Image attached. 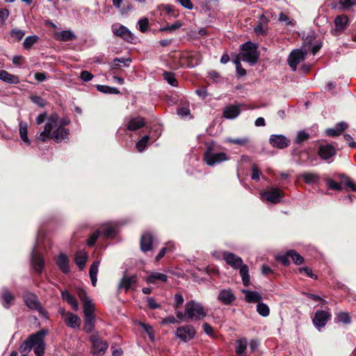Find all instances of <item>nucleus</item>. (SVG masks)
Returning a JSON list of instances; mask_svg holds the SVG:
<instances>
[{
	"label": "nucleus",
	"mask_w": 356,
	"mask_h": 356,
	"mask_svg": "<svg viewBox=\"0 0 356 356\" xmlns=\"http://www.w3.org/2000/svg\"><path fill=\"white\" fill-rule=\"evenodd\" d=\"M342 182L353 191H356V185L346 176H342Z\"/></svg>",
	"instance_id": "nucleus-58"
},
{
	"label": "nucleus",
	"mask_w": 356,
	"mask_h": 356,
	"mask_svg": "<svg viewBox=\"0 0 356 356\" xmlns=\"http://www.w3.org/2000/svg\"><path fill=\"white\" fill-rule=\"evenodd\" d=\"M342 184H343L342 181L341 182H337L332 179H327L326 180V185L327 186V187L329 188L332 189V190H336V191H342V189H343Z\"/></svg>",
	"instance_id": "nucleus-46"
},
{
	"label": "nucleus",
	"mask_w": 356,
	"mask_h": 356,
	"mask_svg": "<svg viewBox=\"0 0 356 356\" xmlns=\"http://www.w3.org/2000/svg\"><path fill=\"white\" fill-rule=\"evenodd\" d=\"M10 12L7 8L0 10V23L4 24L9 16Z\"/></svg>",
	"instance_id": "nucleus-60"
},
{
	"label": "nucleus",
	"mask_w": 356,
	"mask_h": 356,
	"mask_svg": "<svg viewBox=\"0 0 356 356\" xmlns=\"http://www.w3.org/2000/svg\"><path fill=\"white\" fill-rule=\"evenodd\" d=\"M103 236L106 238H113L118 233L116 222H108L103 225Z\"/></svg>",
	"instance_id": "nucleus-25"
},
{
	"label": "nucleus",
	"mask_w": 356,
	"mask_h": 356,
	"mask_svg": "<svg viewBox=\"0 0 356 356\" xmlns=\"http://www.w3.org/2000/svg\"><path fill=\"white\" fill-rule=\"evenodd\" d=\"M0 298L3 300V305L5 308L8 309L11 302L14 299L13 295L6 289H3L1 293Z\"/></svg>",
	"instance_id": "nucleus-35"
},
{
	"label": "nucleus",
	"mask_w": 356,
	"mask_h": 356,
	"mask_svg": "<svg viewBox=\"0 0 356 356\" xmlns=\"http://www.w3.org/2000/svg\"><path fill=\"white\" fill-rule=\"evenodd\" d=\"M100 261H95L90 267L89 275L93 286H95L97 282V273Z\"/></svg>",
	"instance_id": "nucleus-32"
},
{
	"label": "nucleus",
	"mask_w": 356,
	"mask_h": 356,
	"mask_svg": "<svg viewBox=\"0 0 356 356\" xmlns=\"http://www.w3.org/2000/svg\"><path fill=\"white\" fill-rule=\"evenodd\" d=\"M77 295L83 303V309H86V308H87L88 306L90 307V308L95 307L94 304L92 302L91 300L88 296L87 293L86 292L85 290L82 289H78Z\"/></svg>",
	"instance_id": "nucleus-34"
},
{
	"label": "nucleus",
	"mask_w": 356,
	"mask_h": 356,
	"mask_svg": "<svg viewBox=\"0 0 356 356\" xmlns=\"http://www.w3.org/2000/svg\"><path fill=\"white\" fill-rule=\"evenodd\" d=\"M131 63V60L129 58H116L113 60V68L118 69L120 67V64L122 63L125 66H128Z\"/></svg>",
	"instance_id": "nucleus-50"
},
{
	"label": "nucleus",
	"mask_w": 356,
	"mask_h": 356,
	"mask_svg": "<svg viewBox=\"0 0 356 356\" xmlns=\"http://www.w3.org/2000/svg\"><path fill=\"white\" fill-rule=\"evenodd\" d=\"M10 36L17 41H19L25 35V31L18 29H13L10 33Z\"/></svg>",
	"instance_id": "nucleus-54"
},
{
	"label": "nucleus",
	"mask_w": 356,
	"mask_h": 356,
	"mask_svg": "<svg viewBox=\"0 0 356 356\" xmlns=\"http://www.w3.org/2000/svg\"><path fill=\"white\" fill-rule=\"evenodd\" d=\"M257 312L261 316L266 317L270 314V309L266 304L260 302L257 305Z\"/></svg>",
	"instance_id": "nucleus-40"
},
{
	"label": "nucleus",
	"mask_w": 356,
	"mask_h": 356,
	"mask_svg": "<svg viewBox=\"0 0 356 356\" xmlns=\"http://www.w3.org/2000/svg\"><path fill=\"white\" fill-rule=\"evenodd\" d=\"M177 113L178 115L181 116V118H191V111L188 108V106H183L181 108H179L177 111Z\"/></svg>",
	"instance_id": "nucleus-57"
},
{
	"label": "nucleus",
	"mask_w": 356,
	"mask_h": 356,
	"mask_svg": "<svg viewBox=\"0 0 356 356\" xmlns=\"http://www.w3.org/2000/svg\"><path fill=\"white\" fill-rule=\"evenodd\" d=\"M241 277L242 282L244 286H248L250 283V277L249 275V268L246 264H242L241 266L238 268Z\"/></svg>",
	"instance_id": "nucleus-33"
},
{
	"label": "nucleus",
	"mask_w": 356,
	"mask_h": 356,
	"mask_svg": "<svg viewBox=\"0 0 356 356\" xmlns=\"http://www.w3.org/2000/svg\"><path fill=\"white\" fill-rule=\"evenodd\" d=\"M242 292L245 295V300L248 302H257L258 304L262 300L261 294L257 291L243 289Z\"/></svg>",
	"instance_id": "nucleus-30"
},
{
	"label": "nucleus",
	"mask_w": 356,
	"mask_h": 356,
	"mask_svg": "<svg viewBox=\"0 0 356 356\" xmlns=\"http://www.w3.org/2000/svg\"><path fill=\"white\" fill-rule=\"evenodd\" d=\"M307 184H316L319 181L320 177L314 172H303L300 176Z\"/></svg>",
	"instance_id": "nucleus-37"
},
{
	"label": "nucleus",
	"mask_w": 356,
	"mask_h": 356,
	"mask_svg": "<svg viewBox=\"0 0 356 356\" xmlns=\"http://www.w3.org/2000/svg\"><path fill=\"white\" fill-rule=\"evenodd\" d=\"M26 305L31 310H36L39 314L45 318H48L47 312L41 306L38 297L33 293L27 292L23 296Z\"/></svg>",
	"instance_id": "nucleus-7"
},
{
	"label": "nucleus",
	"mask_w": 356,
	"mask_h": 356,
	"mask_svg": "<svg viewBox=\"0 0 356 356\" xmlns=\"http://www.w3.org/2000/svg\"><path fill=\"white\" fill-rule=\"evenodd\" d=\"M318 154L323 160L328 161L336 154V149L331 144H323L318 147Z\"/></svg>",
	"instance_id": "nucleus-18"
},
{
	"label": "nucleus",
	"mask_w": 356,
	"mask_h": 356,
	"mask_svg": "<svg viewBox=\"0 0 356 356\" xmlns=\"http://www.w3.org/2000/svg\"><path fill=\"white\" fill-rule=\"evenodd\" d=\"M348 23V17L346 15L337 16L334 22V28L331 30V33L335 36L341 35L346 29Z\"/></svg>",
	"instance_id": "nucleus-10"
},
{
	"label": "nucleus",
	"mask_w": 356,
	"mask_h": 356,
	"mask_svg": "<svg viewBox=\"0 0 356 356\" xmlns=\"http://www.w3.org/2000/svg\"><path fill=\"white\" fill-rule=\"evenodd\" d=\"M163 79L172 86H177V80L175 77V74L170 72H164Z\"/></svg>",
	"instance_id": "nucleus-41"
},
{
	"label": "nucleus",
	"mask_w": 356,
	"mask_h": 356,
	"mask_svg": "<svg viewBox=\"0 0 356 356\" xmlns=\"http://www.w3.org/2000/svg\"><path fill=\"white\" fill-rule=\"evenodd\" d=\"M56 40L62 42L72 41L76 38V36L71 31H62L56 32L54 35Z\"/></svg>",
	"instance_id": "nucleus-27"
},
{
	"label": "nucleus",
	"mask_w": 356,
	"mask_h": 356,
	"mask_svg": "<svg viewBox=\"0 0 356 356\" xmlns=\"http://www.w3.org/2000/svg\"><path fill=\"white\" fill-rule=\"evenodd\" d=\"M229 157L225 152H218L212 144L207 145L204 154V160L210 166L215 165L222 161L228 160Z\"/></svg>",
	"instance_id": "nucleus-5"
},
{
	"label": "nucleus",
	"mask_w": 356,
	"mask_h": 356,
	"mask_svg": "<svg viewBox=\"0 0 356 356\" xmlns=\"http://www.w3.org/2000/svg\"><path fill=\"white\" fill-rule=\"evenodd\" d=\"M137 28L142 33H145L149 29V19L147 17L140 19L137 23Z\"/></svg>",
	"instance_id": "nucleus-44"
},
{
	"label": "nucleus",
	"mask_w": 356,
	"mask_h": 356,
	"mask_svg": "<svg viewBox=\"0 0 356 356\" xmlns=\"http://www.w3.org/2000/svg\"><path fill=\"white\" fill-rule=\"evenodd\" d=\"M99 236L100 232L99 230L95 231L87 240V245L88 246H92L95 243L96 241L97 240Z\"/></svg>",
	"instance_id": "nucleus-59"
},
{
	"label": "nucleus",
	"mask_w": 356,
	"mask_h": 356,
	"mask_svg": "<svg viewBox=\"0 0 356 356\" xmlns=\"http://www.w3.org/2000/svg\"><path fill=\"white\" fill-rule=\"evenodd\" d=\"M242 52L238 54L241 60L248 62L250 65H254L259 59V53L254 44L248 42L242 44Z\"/></svg>",
	"instance_id": "nucleus-4"
},
{
	"label": "nucleus",
	"mask_w": 356,
	"mask_h": 356,
	"mask_svg": "<svg viewBox=\"0 0 356 356\" xmlns=\"http://www.w3.org/2000/svg\"><path fill=\"white\" fill-rule=\"evenodd\" d=\"M261 175V172L259 170L258 167L256 165H253L252 168V175H251L252 179L259 180Z\"/></svg>",
	"instance_id": "nucleus-61"
},
{
	"label": "nucleus",
	"mask_w": 356,
	"mask_h": 356,
	"mask_svg": "<svg viewBox=\"0 0 356 356\" xmlns=\"http://www.w3.org/2000/svg\"><path fill=\"white\" fill-rule=\"evenodd\" d=\"M70 123L66 118H60L57 114H52L48 118L44 129L40 134L39 139L46 142L52 138L57 143L61 142L67 138L70 131L65 126Z\"/></svg>",
	"instance_id": "nucleus-1"
},
{
	"label": "nucleus",
	"mask_w": 356,
	"mask_h": 356,
	"mask_svg": "<svg viewBox=\"0 0 356 356\" xmlns=\"http://www.w3.org/2000/svg\"><path fill=\"white\" fill-rule=\"evenodd\" d=\"M222 259L228 265L236 270L240 268L243 263V259L240 257L229 252H223Z\"/></svg>",
	"instance_id": "nucleus-17"
},
{
	"label": "nucleus",
	"mask_w": 356,
	"mask_h": 356,
	"mask_svg": "<svg viewBox=\"0 0 356 356\" xmlns=\"http://www.w3.org/2000/svg\"><path fill=\"white\" fill-rule=\"evenodd\" d=\"M30 99L33 103H34L35 104L38 105L40 107H44L46 105V101L40 96L31 95L30 97Z\"/></svg>",
	"instance_id": "nucleus-55"
},
{
	"label": "nucleus",
	"mask_w": 356,
	"mask_h": 356,
	"mask_svg": "<svg viewBox=\"0 0 356 356\" xmlns=\"http://www.w3.org/2000/svg\"><path fill=\"white\" fill-rule=\"evenodd\" d=\"M330 312L323 310H318L315 313L314 317L313 318V323L314 325L318 330H320L326 325L327 322L330 319Z\"/></svg>",
	"instance_id": "nucleus-14"
},
{
	"label": "nucleus",
	"mask_w": 356,
	"mask_h": 356,
	"mask_svg": "<svg viewBox=\"0 0 356 356\" xmlns=\"http://www.w3.org/2000/svg\"><path fill=\"white\" fill-rule=\"evenodd\" d=\"M254 31L258 35H265L266 33V27L259 22V24L254 27Z\"/></svg>",
	"instance_id": "nucleus-64"
},
{
	"label": "nucleus",
	"mask_w": 356,
	"mask_h": 356,
	"mask_svg": "<svg viewBox=\"0 0 356 356\" xmlns=\"http://www.w3.org/2000/svg\"><path fill=\"white\" fill-rule=\"evenodd\" d=\"M56 264L59 270L64 274L70 273V259L67 254L60 253L56 259Z\"/></svg>",
	"instance_id": "nucleus-19"
},
{
	"label": "nucleus",
	"mask_w": 356,
	"mask_h": 356,
	"mask_svg": "<svg viewBox=\"0 0 356 356\" xmlns=\"http://www.w3.org/2000/svg\"><path fill=\"white\" fill-rule=\"evenodd\" d=\"M339 3L343 9L347 10L354 6H356V0H339Z\"/></svg>",
	"instance_id": "nucleus-56"
},
{
	"label": "nucleus",
	"mask_w": 356,
	"mask_h": 356,
	"mask_svg": "<svg viewBox=\"0 0 356 356\" xmlns=\"http://www.w3.org/2000/svg\"><path fill=\"white\" fill-rule=\"evenodd\" d=\"M174 248L173 244H172L170 242L168 243L166 245V247H164L161 249L159 254H157L156 257V261H159L161 258H163L167 251H172Z\"/></svg>",
	"instance_id": "nucleus-51"
},
{
	"label": "nucleus",
	"mask_w": 356,
	"mask_h": 356,
	"mask_svg": "<svg viewBox=\"0 0 356 356\" xmlns=\"http://www.w3.org/2000/svg\"><path fill=\"white\" fill-rule=\"evenodd\" d=\"M261 199L273 204L280 202L281 198L284 197V193L282 190L275 187H270L260 193Z\"/></svg>",
	"instance_id": "nucleus-8"
},
{
	"label": "nucleus",
	"mask_w": 356,
	"mask_h": 356,
	"mask_svg": "<svg viewBox=\"0 0 356 356\" xmlns=\"http://www.w3.org/2000/svg\"><path fill=\"white\" fill-rule=\"evenodd\" d=\"M149 140V136L148 135H146L145 136H143L137 143H136V149H138V152H142L146 145H147V143H148V141Z\"/></svg>",
	"instance_id": "nucleus-49"
},
{
	"label": "nucleus",
	"mask_w": 356,
	"mask_h": 356,
	"mask_svg": "<svg viewBox=\"0 0 356 356\" xmlns=\"http://www.w3.org/2000/svg\"><path fill=\"white\" fill-rule=\"evenodd\" d=\"M145 125V121L142 117H131L127 119L125 124L127 129L134 131Z\"/></svg>",
	"instance_id": "nucleus-20"
},
{
	"label": "nucleus",
	"mask_w": 356,
	"mask_h": 356,
	"mask_svg": "<svg viewBox=\"0 0 356 356\" xmlns=\"http://www.w3.org/2000/svg\"><path fill=\"white\" fill-rule=\"evenodd\" d=\"M226 141L229 143L236 144L241 146H244L247 143H249V138L248 137H244L241 138H228L226 139Z\"/></svg>",
	"instance_id": "nucleus-48"
},
{
	"label": "nucleus",
	"mask_w": 356,
	"mask_h": 356,
	"mask_svg": "<svg viewBox=\"0 0 356 356\" xmlns=\"http://www.w3.org/2000/svg\"><path fill=\"white\" fill-rule=\"evenodd\" d=\"M288 255H289L290 258H291L293 261L297 265L301 264L304 262L303 257L295 250H291L288 251Z\"/></svg>",
	"instance_id": "nucleus-45"
},
{
	"label": "nucleus",
	"mask_w": 356,
	"mask_h": 356,
	"mask_svg": "<svg viewBox=\"0 0 356 356\" xmlns=\"http://www.w3.org/2000/svg\"><path fill=\"white\" fill-rule=\"evenodd\" d=\"M111 30L115 35L119 36L127 41H131L134 39L133 33L121 24H113L111 26Z\"/></svg>",
	"instance_id": "nucleus-12"
},
{
	"label": "nucleus",
	"mask_w": 356,
	"mask_h": 356,
	"mask_svg": "<svg viewBox=\"0 0 356 356\" xmlns=\"http://www.w3.org/2000/svg\"><path fill=\"white\" fill-rule=\"evenodd\" d=\"M145 281L147 284H156L159 282H166L168 276L159 272H151L146 277Z\"/></svg>",
	"instance_id": "nucleus-23"
},
{
	"label": "nucleus",
	"mask_w": 356,
	"mask_h": 356,
	"mask_svg": "<svg viewBox=\"0 0 356 356\" xmlns=\"http://www.w3.org/2000/svg\"><path fill=\"white\" fill-rule=\"evenodd\" d=\"M289 257H289V255H288V252H287L286 254H285L277 256L276 259L277 261H279L284 265L287 266L290 264V261L289 259Z\"/></svg>",
	"instance_id": "nucleus-62"
},
{
	"label": "nucleus",
	"mask_w": 356,
	"mask_h": 356,
	"mask_svg": "<svg viewBox=\"0 0 356 356\" xmlns=\"http://www.w3.org/2000/svg\"><path fill=\"white\" fill-rule=\"evenodd\" d=\"M88 256L86 252L83 251H79L75 255V262L79 269L82 270L86 265L87 261Z\"/></svg>",
	"instance_id": "nucleus-38"
},
{
	"label": "nucleus",
	"mask_w": 356,
	"mask_h": 356,
	"mask_svg": "<svg viewBox=\"0 0 356 356\" xmlns=\"http://www.w3.org/2000/svg\"><path fill=\"white\" fill-rule=\"evenodd\" d=\"M217 299L224 305H230L236 300V296L231 289H224L219 291Z\"/></svg>",
	"instance_id": "nucleus-15"
},
{
	"label": "nucleus",
	"mask_w": 356,
	"mask_h": 356,
	"mask_svg": "<svg viewBox=\"0 0 356 356\" xmlns=\"http://www.w3.org/2000/svg\"><path fill=\"white\" fill-rule=\"evenodd\" d=\"M97 90L99 92L106 94H119L120 90L116 88L109 87L106 86L98 85L97 86Z\"/></svg>",
	"instance_id": "nucleus-43"
},
{
	"label": "nucleus",
	"mask_w": 356,
	"mask_h": 356,
	"mask_svg": "<svg viewBox=\"0 0 356 356\" xmlns=\"http://www.w3.org/2000/svg\"><path fill=\"white\" fill-rule=\"evenodd\" d=\"M0 80L10 84H17L20 81L18 76L11 74L3 70H0Z\"/></svg>",
	"instance_id": "nucleus-31"
},
{
	"label": "nucleus",
	"mask_w": 356,
	"mask_h": 356,
	"mask_svg": "<svg viewBox=\"0 0 356 356\" xmlns=\"http://www.w3.org/2000/svg\"><path fill=\"white\" fill-rule=\"evenodd\" d=\"M63 321L66 325L72 329L79 328L81 323V318L77 315L70 312H67Z\"/></svg>",
	"instance_id": "nucleus-22"
},
{
	"label": "nucleus",
	"mask_w": 356,
	"mask_h": 356,
	"mask_svg": "<svg viewBox=\"0 0 356 356\" xmlns=\"http://www.w3.org/2000/svg\"><path fill=\"white\" fill-rule=\"evenodd\" d=\"M61 297L63 300L67 302L74 311L76 312L79 310V307L76 299L68 291L65 290L62 291Z\"/></svg>",
	"instance_id": "nucleus-28"
},
{
	"label": "nucleus",
	"mask_w": 356,
	"mask_h": 356,
	"mask_svg": "<svg viewBox=\"0 0 356 356\" xmlns=\"http://www.w3.org/2000/svg\"><path fill=\"white\" fill-rule=\"evenodd\" d=\"M248 346V340L245 338H240L236 341V353L239 355L245 354Z\"/></svg>",
	"instance_id": "nucleus-39"
},
{
	"label": "nucleus",
	"mask_w": 356,
	"mask_h": 356,
	"mask_svg": "<svg viewBox=\"0 0 356 356\" xmlns=\"http://www.w3.org/2000/svg\"><path fill=\"white\" fill-rule=\"evenodd\" d=\"M95 307L90 308L88 306L86 309H83L84 313V325L83 330L86 333H90L93 330L95 323V316L94 315Z\"/></svg>",
	"instance_id": "nucleus-11"
},
{
	"label": "nucleus",
	"mask_w": 356,
	"mask_h": 356,
	"mask_svg": "<svg viewBox=\"0 0 356 356\" xmlns=\"http://www.w3.org/2000/svg\"><path fill=\"white\" fill-rule=\"evenodd\" d=\"M91 340L92 342L93 354L96 355L104 354L108 347V343L97 337H92Z\"/></svg>",
	"instance_id": "nucleus-21"
},
{
	"label": "nucleus",
	"mask_w": 356,
	"mask_h": 356,
	"mask_svg": "<svg viewBox=\"0 0 356 356\" xmlns=\"http://www.w3.org/2000/svg\"><path fill=\"white\" fill-rule=\"evenodd\" d=\"M186 314L187 319L200 321L207 316V312L201 303L191 300L186 304Z\"/></svg>",
	"instance_id": "nucleus-3"
},
{
	"label": "nucleus",
	"mask_w": 356,
	"mask_h": 356,
	"mask_svg": "<svg viewBox=\"0 0 356 356\" xmlns=\"http://www.w3.org/2000/svg\"><path fill=\"white\" fill-rule=\"evenodd\" d=\"M153 237L149 233L142 235L140 238V249L143 252H147L152 248Z\"/></svg>",
	"instance_id": "nucleus-29"
},
{
	"label": "nucleus",
	"mask_w": 356,
	"mask_h": 356,
	"mask_svg": "<svg viewBox=\"0 0 356 356\" xmlns=\"http://www.w3.org/2000/svg\"><path fill=\"white\" fill-rule=\"evenodd\" d=\"M47 334V330H41L35 334H31L21 345L19 350L21 352H29L33 348V350L36 356H42L45 348L44 339Z\"/></svg>",
	"instance_id": "nucleus-2"
},
{
	"label": "nucleus",
	"mask_w": 356,
	"mask_h": 356,
	"mask_svg": "<svg viewBox=\"0 0 356 356\" xmlns=\"http://www.w3.org/2000/svg\"><path fill=\"white\" fill-rule=\"evenodd\" d=\"M269 143L273 147L284 149L290 145L291 142L284 135L273 134L270 136Z\"/></svg>",
	"instance_id": "nucleus-16"
},
{
	"label": "nucleus",
	"mask_w": 356,
	"mask_h": 356,
	"mask_svg": "<svg viewBox=\"0 0 356 356\" xmlns=\"http://www.w3.org/2000/svg\"><path fill=\"white\" fill-rule=\"evenodd\" d=\"M147 305L149 306V307L152 309H155L160 307V305L158 304L156 302L155 299L152 297L147 298Z\"/></svg>",
	"instance_id": "nucleus-63"
},
{
	"label": "nucleus",
	"mask_w": 356,
	"mask_h": 356,
	"mask_svg": "<svg viewBox=\"0 0 356 356\" xmlns=\"http://www.w3.org/2000/svg\"><path fill=\"white\" fill-rule=\"evenodd\" d=\"M309 138V134L305 131H300L297 134V136L295 139L296 144H301L304 141L307 140Z\"/></svg>",
	"instance_id": "nucleus-53"
},
{
	"label": "nucleus",
	"mask_w": 356,
	"mask_h": 356,
	"mask_svg": "<svg viewBox=\"0 0 356 356\" xmlns=\"http://www.w3.org/2000/svg\"><path fill=\"white\" fill-rule=\"evenodd\" d=\"M335 321H337V322L343 323L344 324H348L350 323V318L348 313L340 312L337 315Z\"/></svg>",
	"instance_id": "nucleus-52"
},
{
	"label": "nucleus",
	"mask_w": 356,
	"mask_h": 356,
	"mask_svg": "<svg viewBox=\"0 0 356 356\" xmlns=\"http://www.w3.org/2000/svg\"><path fill=\"white\" fill-rule=\"evenodd\" d=\"M241 113V109L238 106L230 105L227 106L223 111V117L232 120L236 118Z\"/></svg>",
	"instance_id": "nucleus-26"
},
{
	"label": "nucleus",
	"mask_w": 356,
	"mask_h": 356,
	"mask_svg": "<svg viewBox=\"0 0 356 356\" xmlns=\"http://www.w3.org/2000/svg\"><path fill=\"white\" fill-rule=\"evenodd\" d=\"M38 40V37L35 35L28 36L25 38L23 46L25 49H30Z\"/></svg>",
	"instance_id": "nucleus-47"
},
{
	"label": "nucleus",
	"mask_w": 356,
	"mask_h": 356,
	"mask_svg": "<svg viewBox=\"0 0 356 356\" xmlns=\"http://www.w3.org/2000/svg\"><path fill=\"white\" fill-rule=\"evenodd\" d=\"M31 268L37 274H41L44 267V259L38 252V243L34 245L31 251Z\"/></svg>",
	"instance_id": "nucleus-9"
},
{
	"label": "nucleus",
	"mask_w": 356,
	"mask_h": 356,
	"mask_svg": "<svg viewBox=\"0 0 356 356\" xmlns=\"http://www.w3.org/2000/svg\"><path fill=\"white\" fill-rule=\"evenodd\" d=\"M309 49V45H305L291 52L288 57V64L293 72L296 71L298 65L306 58Z\"/></svg>",
	"instance_id": "nucleus-6"
},
{
	"label": "nucleus",
	"mask_w": 356,
	"mask_h": 356,
	"mask_svg": "<svg viewBox=\"0 0 356 356\" xmlns=\"http://www.w3.org/2000/svg\"><path fill=\"white\" fill-rule=\"evenodd\" d=\"M19 135L22 140L29 145L31 142L28 138V124L26 122L21 121L19 124Z\"/></svg>",
	"instance_id": "nucleus-36"
},
{
	"label": "nucleus",
	"mask_w": 356,
	"mask_h": 356,
	"mask_svg": "<svg viewBox=\"0 0 356 356\" xmlns=\"http://www.w3.org/2000/svg\"><path fill=\"white\" fill-rule=\"evenodd\" d=\"M137 277L134 275L133 276H126L124 275L120 280L118 289V291L124 290L127 291L128 290L132 289L133 285L136 282Z\"/></svg>",
	"instance_id": "nucleus-24"
},
{
	"label": "nucleus",
	"mask_w": 356,
	"mask_h": 356,
	"mask_svg": "<svg viewBox=\"0 0 356 356\" xmlns=\"http://www.w3.org/2000/svg\"><path fill=\"white\" fill-rule=\"evenodd\" d=\"M195 335V330L192 325L181 326L176 330V336L184 342L191 340Z\"/></svg>",
	"instance_id": "nucleus-13"
},
{
	"label": "nucleus",
	"mask_w": 356,
	"mask_h": 356,
	"mask_svg": "<svg viewBox=\"0 0 356 356\" xmlns=\"http://www.w3.org/2000/svg\"><path fill=\"white\" fill-rule=\"evenodd\" d=\"M182 23L179 21H177L172 24H167L165 26L161 27L159 31L161 32H165V31H175V30L179 29L182 26Z\"/></svg>",
	"instance_id": "nucleus-42"
}]
</instances>
